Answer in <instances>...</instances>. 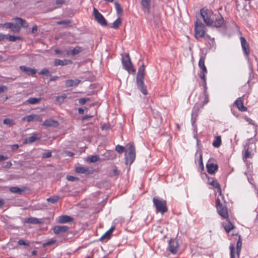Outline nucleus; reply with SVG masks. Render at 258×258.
Listing matches in <instances>:
<instances>
[{
	"label": "nucleus",
	"mask_w": 258,
	"mask_h": 258,
	"mask_svg": "<svg viewBox=\"0 0 258 258\" xmlns=\"http://www.w3.org/2000/svg\"><path fill=\"white\" fill-rule=\"evenodd\" d=\"M216 205L219 215L223 219H227L229 214L227 207L225 205L222 204L219 199L216 200Z\"/></svg>",
	"instance_id": "7"
},
{
	"label": "nucleus",
	"mask_w": 258,
	"mask_h": 258,
	"mask_svg": "<svg viewBox=\"0 0 258 258\" xmlns=\"http://www.w3.org/2000/svg\"><path fill=\"white\" fill-rule=\"evenodd\" d=\"M207 73H201L200 78L203 81V83H205L206 82V74Z\"/></svg>",
	"instance_id": "55"
},
{
	"label": "nucleus",
	"mask_w": 258,
	"mask_h": 258,
	"mask_svg": "<svg viewBox=\"0 0 258 258\" xmlns=\"http://www.w3.org/2000/svg\"><path fill=\"white\" fill-rule=\"evenodd\" d=\"M41 139V136L37 134L35 135L32 136L25 140V143H32Z\"/></svg>",
	"instance_id": "28"
},
{
	"label": "nucleus",
	"mask_w": 258,
	"mask_h": 258,
	"mask_svg": "<svg viewBox=\"0 0 258 258\" xmlns=\"http://www.w3.org/2000/svg\"><path fill=\"white\" fill-rule=\"evenodd\" d=\"M7 38V35L0 33V41H3Z\"/></svg>",
	"instance_id": "59"
},
{
	"label": "nucleus",
	"mask_w": 258,
	"mask_h": 258,
	"mask_svg": "<svg viewBox=\"0 0 258 258\" xmlns=\"http://www.w3.org/2000/svg\"><path fill=\"white\" fill-rule=\"evenodd\" d=\"M60 199L59 196H54L52 197H50L47 199V201L51 203L52 204H55L57 203L59 199Z\"/></svg>",
	"instance_id": "37"
},
{
	"label": "nucleus",
	"mask_w": 258,
	"mask_h": 258,
	"mask_svg": "<svg viewBox=\"0 0 258 258\" xmlns=\"http://www.w3.org/2000/svg\"><path fill=\"white\" fill-rule=\"evenodd\" d=\"M89 101H90V99L89 98H82L79 99V103L80 105H84Z\"/></svg>",
	"instance_id": "47"
},
{
	"label": "nucleus",
	"mask_w": 258,
	"mask_h": 258,
	"mask_svg": "<svg viewBox=\"0 0 258 258\" xmlns=\"http://www.w3.org/2000/svg\"><path fill=\"white\" fill-rule=\"evenodd\" d=\"M206 28L202 22L197 20L195 24V36L199 40L200 38H204L207 40L211 39L209 35L206 34Z\"/></svg>",
	"instance_id": "2"
},
{
	"label": "nucleus",
	"mask_w": 258,
	"mask_h": 258,
	"mask_svg": "<svg viewBox=\"0 0 258 258\" xmlns=\"http://www.w3.org/2000/svg\"><path fill=\"white\" fill-rule=\"evenodd\" d=\"M41 100V98L30 97L26 102L30 104H38Z\"/></svg>",
	"instance_id": "30"
},
{
	"label": "nucleus",
	"mask_w": 258,
	"mask_h": 258,
	"mask_svg": "<svg viewBox=\"0 0 258 258\" xmlns=\"http://www.w3.org/2000/svg\"><path fill=\"white\" fill-rule=\"evenodd\" d=\"M168 249L170 253L176 254L179 250V245L177 241L175 239H170L168 242Z\"/></svg>",
	"instance_id": "10"
},
{
	"label": "nucleus",
	"mask_w": 258,
	"mask_h": 258,
	"mask_svg": "<svg viewBox=\"0 0 258 258\" xmlns=\"http://www.w3.org/2000/svg\"><path fill=\"white\" fill-rule=\"evenodd\" d=\"M76 172L78 173H90L89 169L88 167L78 166L76 168Z\"/></svg>",
	"instance_id": "29"
},
{
	"label": "nucleus",
	"mask_w": 258,
	"mask_h": 258,
	"mask_svg": "<svg viewBox=\"0 0 258 258\" xmlns=\"http://www.w3.org/2000/svg\"><path fill=\"white\" fill-rule=\"evenodd\" d=\"M81 81L78 79H75V80H68L66 81L65 84L66 87H72L73 86H77L80 83Z\"/></svg>",
	"instance_id": "26"
},
{
	"label": "nucleus",
	"mask_w": 258,
	"mask_h": 258,
	"mask_svg": "<svg viewBox=\"0 0 258 258\" xmlns=\"http://www.w3.org/2000/svg\"><path fill=\"white\" fill-rule=\"evenodd\" d=\"M82 51V48L81 47L77 46L76 47H75L73 50L71 51V54L72 56H75L76 54H78L80 52Z\"/></svg>",
	"instance_id": "35"
},
{
	"label": "nucleus",
	"mask_w": 258,
	"mask_h": 258,
	"mask_svg": "<svg viewBox=\"0 0 258 258\" xmlns=\"http://www.w3.org/2000/svg\"><path fill=\"white\" fill-rule=\"evenodd\" d=\"M10 190L13 193L21 194L22 192L24 191V189L20 188L18 186H13V187H11L10 188Z\"/></svg>",
	"instance_id": "33"
},
{
	"label": "nucleus",
	"mask_w": 258,
	"mask_h": 258,
	"mask_svg": "<svg viewBox=\"0 0 258 258\" xmlns=\"http://www.w3.org/2000/svg\"><path fill=\"white\" fill-rule=\"evenodd\" d=\"M39 75H46L47 76H51V74L46 68L43 69L40 72H39Z\"/></svg>",
	"instance_id": "44"
},
{
	"label": "nucleus",
	"mask_w": 258,
	"mask_h": 258,
	"mask_svg": "<svg viewBox=\"0 0 258 258\" xmlns=\"http://www.w3.org/2000/svg\"><path fill=\"white\" fill-rule=\"evenodd\" d=\"M114 6H115V8L117 14H121L122 12V9L121 8L120 4L118 2H115L114 3Z\"/></svg>",
	"instance_id": "42"
},
{
	"label": "nucleus",
	"mask_w": 258,
	"mask_h": 258,
	"mask_svg": "<svg viewBox=\"0 0 258 258\" xmlns=\"http://www.w3.org/2000/svg\"><path fill=\"white\" fill-rule=\"evenodd\" d=\"M93 15L95 20L100 25L102 26H106L107 25V22L105 18L95 8H93Z\"/></svg>",
	"instance_id": "9"
},
{
	"label": "nucleus",
	"mask_w": 258,
	"mask_h": 258,
	"mask_svg": "<svg viewBox=\"0 0 258 258\" xmlns=\"http://www.w3.org/2000/svg\"><path fill=\"white\" fill-rule=\"evenodd\" d=\"M42 125L43 126H45L56 127V126H58V122L57 121L54 120L47 119V120H45L43 122Z\"/></svg>",
	"instance_id": "25"
},
{
	"label": "nucleus",
	"mask_w": 258,
	"mask_h": 258,
	"mask_svg": "<svg viewBox=\"0 0 258 258\" xmlns=\"http://www.w3.org/2000/svg\"><path fill=\"white\" fill-rule=\"evenodd\" d=\"M221 144V138L219 136L216 137L215 140L213 142V146L215 148H218Z\"/></svg>",
	"instance_id": "34"
},
{
	"label": "nucleus",
	"mask_w": 258,
	"mask_h": 258,
	"mask_svg": "<svg viewBox=\"0 0 258 258\" xmlns=\"http://www.w3.org/2000/svg\"><path fill=\"white\" fill-rule=\"evenodd\" d=\"M124 147L122 146H120L119 145H117L115 147V150L119 153V154H122L124 151Z\"/></svg>",
	"instance_id": "46"
},
{
	"label": "nucleus",
	"mask_w": 258,
	"mask_h": 258,
	"mask_svg": "<svg viewBox=\"0 0 258 258\" xmlns=\"http://www.w3.org/2000/svg\"><path fill=\"white\" fill-rule=\"evenodd\" d=\"M12 165V164L11 162L9 161L6 163L5 166H4L5 168H9Z\"/></svg>",
	"instance_id": "62"
},
{
	"label": "nucleus",
	"mask_w": 258,
	"mask_h": 258,
	"mask_svg": "<svg viewBox=\"0 0 258 258\" xmlns=\"http://www.w3.org/2000/svg\"><path fill=\"white\" fill-rule=\"evenodd\" d=\"M243 97L238 98L234 102V105L238 108V109L242 112L246 111L247 110V107L243 105Z\"/></svg>",
	"instance_id": "12"
},
{
	"label": "nucleus",
	"mask_w": 258,
	"mask_h": 258,
	"mask_svg": "<svg viewBox=\"0 0 258 258\" xmlns=\"http://www.w3.org/2000/svg\"><path fill=\"white\" fill-rule=\"evenodd\" d=\"M21 30L20 26L17 22L16 24H13V26L11 28V31L13 32L19 33Z\"/></svg>",
	"instance_id": "40"
},
{
	"label": "nucleus",
	"mask_w": 258,
	"mask_h": 258,
	"mask_svg": "<svg viewBox=\"0 0 258 258\" xmlns=\"http://www.w3.org/2000/svg\"><path fill=\"white\" fill-rule=\"evenodd\" d=\"M66 98V94H63L61 95L57 96L56 97L55 100L59 103H62Z\"/></svg>",
	"instance_id": "45"
},
{
	"label": "nucleus",
	"mask_w": 258,
	"mask_h": 258,
	"mask_svg": "<svg viewBox=\"0 0 258 258\" xmlns=\"http://www.w3.org/2000/svg\"><path fill=\"white\" fill-rule=\"evenodd\" d=\"M18 243L20 245H26V246H29V243L26 242L25 241H24L22 239H20L18 241Z\"/></svg>",
	"instance_id": "54"
},
{
	"label": "nucleus",
	"mask_w": 258,
	"mask_h": 258,
	"mask_svg": "<svg viewBox=\"0 0 258 258\" xmlns=\"http://www.w3.org/2000/svg\"><path fill=\"white\" fill-rule=\"evenodd\" d=\"M55 242H56L55 240L51 239L50 240H49V241L44 243L43 244V246L44 247H45V246H46L48 245H50L54 244Z\"/></svg>",
	"instance_id": "51"
},
{
	"label": "nucleus",
	"mask_w": 258,
	"mask_h": 258,
	"mask_svg": "<svg viewBox=\"0 0 258 258\" xmlns=\"http://www.w3.org/2000/svg\"><path fill=\"white\" fill-rule=\"evenodd\" d=\"M206 59V56L203 55L201 56L200 59L199 61V66L201 69L202 73H207V70L205 65V61Z\"/></svg>",
	"instance_id": "21"
},
{
	"label": "nucleus",
	"mask_w": 258,
	"mask_h": 258,
	"mask_svg": "<svg viewBox=\"0 0 258 258\" xmlns=\"http://www.w3.org/2000/svg\"><path fill=\"white\" fill-rule=\"evenodd\" d=\"M71 23V20H66L58 21L56 22L58 25H69Z\"/></svg>",
	"instance_id": "48"
},
{
	"label": "nucleus",
	"mask_w": 258,
	"mask_h": 258,
	"mask_svg": "<svg viewBox=\"0 0 258 258\" xmlns=\"http://www.w3.org/2000/svg\"><path fill=\"white\" fill-rule=\"evenodd\" d=\"M224 23V19L222 16L219 14L218 16L215 15V20H214L213 24L211 26L216 27H221Z\"/></svg>",
	"instance_id": "16"
},
{
	"label": "nucleus",
	"mask_w": 258,
	"mask_h": 258,
	"mask_svg": "<svg viewBox=\"0 0 258 258\" xmlns=\"http://www.w3.org/2000/svg\"><path fill=\"white\" fill-rule=\"evenodd\" d=\"M74 220V219L68 215H61L58 217L57 219V222L58 223H66L72 222Z\"/></svg>",
	"instance_id": "17"
},
{
	"label": "nucleus",
	"mask_w": 258,
	"mask_h": 258,
	"mask_svg": "<svg viewBox=\"0 0 258 258\" xmlns=\"http://www.w3.org/2000/svg\"><path fill=\"white\" fill-rule=\"evenodd\" d=\"M199 163L200 167L201 169V170H204V166L203 162V155L202 153L201 152H200V155H199Z\"/></svg>",
	"instance_id": "43"
},
{
	"label": "nucleus",
	"mask_w": 258,
	"mask_h": 258,
	"mask_svg": "<svg viewBox=\"0 0 258 258\" xmlns=\"http://www.w3.org/2000/svg\"><path fill=\"white\" fill-rule=\"evenodd\" d=\"M68 62H71V61L66 59L61 60L59 59H55L54 61V65L55 66H64L68 64Z\"/></svg>",
	"instance_id": "31"
},
{
	"label": "nucleus",
	"mask_w": 258,
	"mask_h": 258,
	"mask_svg": "<svg viewBox=\"0 0 258 258\" xmlns=\"http://www.w3.org/2000/svg\"><path fill=\"white\" fill-rule=\"evenodd\" d=\"M122 64L124 69L126 70L129 73L133 74L135 73L136 69L131 62L128 54H126L125 57L122 58Z\"/></svg>",
	"instance_id": "8"
},
{
	"label": "nucleus",
	"mask_w": 258,
	"mask_h": 258,
	"mask_svg": "<svg viewBox=\"0 0 258 258\" xmlns=\"http://www.w3.org/2000/svg\"><path fill=\"white\" fill-rule=\"evenodd\" d=\"M222 225L225 231L227 233H229L234 228V226L230 222L228 218L227 219H226L225 222H223Z\"/></svg>",
	"instance_id": "19"
},
{
	"label": "nucleus",
	"mask_w": 258,
	"mask_h": 258,
	"mask_svg": "<svg viewBox=\"0 0 258 258\" xmlns=\"http://www.w3.org/2000/svg\"><path fill=\"white\" fill-rule=\"evenodd\" d=\"M240 40L242 50L244 54L246 56H248L249 54V47L247 42L246 41L244 37L242 36H241L240 37Z\"/></svg>",
	"instance_id": "13"
},
{
	"label": "nucleus",
	"mask_w": 258,
	"mask_h": 258,
	"mask_svg": "<svg viewBox=\"0 0 258 258\" xmlns=\"http://www.w3.org/2000/svg\"><path fill=\"white\" fill-rule=\"evenodd\" d=\"M93 116V115H85L82 117V120H87L89 118H92Z\"/></svg>",
	"instance_id": "63"
},
{
	"label": "nucleus",
	"mask_w": 258,
	"mask_h": 258,
	"mask_svg": "<svg viewBox=\"0 0 258 258\" xmlns=\"http://www.w3.org/2000/svg\"><path fill=\"white\" fill-rule=\"evenodd\" d=\"M19 146L18 144H15L11 146V149L14 150H17L19 148Z\"/></svg>",
	"instance_id": "64"
},
{
	"label": "nucleus",
	"mask_w": 258,
	"mask_h": 258,
	"mask_svg": "<svg viewBox=\"0 0 258 258\" xmlns=\"http://www.w3.org/2000/svg\"><path fill=\"white\" fill-rule=\"evenodd\" d=\"M112 172L114 175H118L119 174V171H118L116 168L114 169Z\"/></svg>",
	"instance_id": "61"
},
{
	"label": "nucleus",
	"mask_w": 258,
	"mask_h": 258,
	"mask_svg": "<svg viewBox=\"0 0 258 258\" xmlns=\"http://www.w3.org/2000/svg\"><path fill=\"white\" fill-rule=\"evenodd\" d=\"M37 25H35L33 27V28H32V31H31V32H32V33H33V34H35V33H36L37 32Z\"/></svg>",
	"instance_id": "60"
},
{
	"label": "nucleus",
	"mask_w": 258,
	"mask_h": 258,
	"mask_svg": "<svg viewBox=\"0 0 258 258\" xmlns=\"http://www.w3.org/2000/svg\"><path fill=\"white\" fill-rule=\"evenodd\" d=\"M3 123L5 124H7L9 126H11L13 124V121L12 120L9 118H6L4 119Z\"/></svg>",
	"instance_id": "49"
},
{
	"label": "nucleus",
	"mask_w": 258,
	"mask_h": 258,
	"mask_svg": "<svg viewBox=\"0 0 258 258\" xmlns=\"http://www.w3.org/2000/svg\"><path fill=\"white\" fill-rule=\"evenodd\" d=\"M8 159V156H7V155L4 156L3 155H0V162L6 160Z\"/></svg>",
	"instance_id": "58"
},
{
	"label": "nucleus",
	"mask_w": 258,
	"mask_h": 258,
	"mask_svg": "<svg viewBox=\"0 0 258 258\" xmlns=\"http://www.w3.org/2000/svg\"><path fill=\"white\" fill-rule=\"evenodd\" d=\"M204 84V95L206 97V98H207V83L206 82L205 83H203Z\"/></svg>",
	"instance_id": "56"
},
{
	"label": "nucleus",
	"mask_w": 258,
	"mask_h": 258,
	"mask_svg": "<svg viewBox=\"0 0 258 258\" xmlns=\"http://www.w3.org/2000/svg\"><path fill=\"white\" fill-rule=\"evenodd\" d=\"M115 226H111V228L100 237V240L102 241L104 239H109L111 237L112 232L115 229Z\"/></svg>",
	"instance_id": "20"
},
{
	"label": "nucleus",
	"mask_w": 258,
	"mask_h": 258,
	"mask_svg": "<svg viewBox=\"0 0 258 258\" xmlns=\"http://www.w3.org/2000/svg\"><path fill=\"white\" fill-rule=\"evenodd\" d=\"M126 147V150L125 151V159L126 163H130V164H132L136 158V150L135 147L133 143L128 144Z\"/></svg>",
	"instance_id": "5"
},
{
	"label": "nucleus",
	"mask_w": 258,
	"mask_h": 258,
	"mask_svg": "<svg viewBox=\"0 0 258 258\" xmlns=\"http://www.w3.org/2000/svg\"><path fill=\"white\" fill-rule=\"evenodd\" d=\"M207 172L210 174H214L218 169V165L211 162V159H209L206 164Z\"/></svg>",
	"instance_id": "11"
},
{
	"label": "nucleus",
	"mask_w": 258,
	"mask_h": 258,
	"mask_svg": "<svg viewBox=\"0 0 258 258\" xmlns=\"http://www.w3.org/2000/svg\"><path fill=\"white\" fill-rule=\"evenodd\" d=\"M145 66L143 63L138 69L136 81L137 86L140 89V91L143 94L146 95L147 94V90L144 82V79L145 76Z\"/></svg>",
	"instance_id": "1"
},
{
	"label": "nucleus",
	"mask_w": 258,
	"mask_h": 258,
	"mask_svg": "<svg viewBox=\"0 0 258 258\" xmlns=\"http://www.w3.org/2000/svg\"><path fill=\"white\" fill-rule=\"evenodd\" d=\"M13 26V23L9 22V23H5L3 25V28L6 27L7 29H11Z\"/></svg>",
	"instance_id": "53"
},
{
	"label": "nucleus",
	"mask_w": 258,
	"mask_h": 258,
	"mask_svg": "<svg viewBox=\"0 0 258 258\" xmlns=\"http://www.w3.org/2000/svg\"><path fill=\"white\" fill-rule=\"evenodd\" d=\"M99 158L97 155H92L88 157L87 160L91 163H95L98 161Z\"/></svg>",
	"instance_id": "38"
},
{
	"label": "nucleus",
	"mask_w": 258,
	"mask_h": 258,
	"mask_svg": "<svg viewBox=\"0 0 258 258\" xmlns=\"http://www.w3.org/2000/svg\"><path fill=\"white\" fill-rule=\"evenodd\" d=\"M67 179L69 181H79V179L78 177H74L72 175L67 176Z\"/></svg>",
	"instance_id": "50"
},
{
	"label": "nucleus",
	"mask_w": 258,
	"mask_h": 258,
	"mask_svg": "<svg viewBox=\"0 0 258 258\" xmlns=\"http://www.w3.org/2000/svg\"><path fill=\"white\" fill-rule=\"evenodd\" d=\"M121 23V19L120 17L118 18L113 23L112 25V28L114 29H117L119 27Z\"/></svg>",
	"instance_id": "36"
},
{
	"label": "nucleus",
	"mask_w": 258,
	"mask_h": 258,
	"mask_svg": "<svg viewBox=\"0 0 258 258\" xmlns=\"http://www.w3.org/2000/svg\"><path fill=\"white\" fill-rule=\"evenodd\" d=\"M242 247V238L240 235L238 236V240L236 243V252H235V246L233 244H231L230 246V257L239 258V255Z\"/></svg>",
	"instance_id": "6"
},
{
	"label": "nucleus",
	"mask_w": 258,
	"mask_h": 258,
	"mask_svg": "<svg viewBox=\"0 0 258 258\" xmlns=\"http://www.w3.org/2000/svg\"><path fill=\"white\" fill-rule=\"evenodd\" d=\"M51 157V152L50 151H47L46 152L43 153V154H42V157L43 158H50Z\"/></svg>",
	"instance_id": "52"
},
{
	"label": "nucleus",
	"mask_w": 258,
	"mask_h": 258,
	"mask_svg": "<svg viewBox=\"0 0 258 258\" xmlns=\"http://www.w3.org/2000/svg\"><path fill=\"white\" fill-rule=\"evenodd\" d=\"M69 229V227L67 226L63 225L59 226L57 225L53 227V232L56 234H61L67 232Z\"/></svg>",
	"instance_id": "15"
},
{
	"label": "nucleus",
	"mask_w": 258,
	"mask_h": 258,
	"mask_svg": "<svg viewBox=\"0 0 258 258\" xmlns=\"http://www.w3.org/2000/svg\"><path fill=\"white\" fill-rule=\"evenodd\" d=\"M141 4L142 9L149 13L150 9L151 0H141Z\"/></svg>",
	"instance_id": "22"
},
{
	"label": "nucleus",
	"mask_w": 258,
	"mask_h": 258,
	"mask_svg": "<svg viewBox=\"0 0 258 258\" xmlns=\"http://www.w3.org/2000/svg\"><path fill=\"white\" fill-rule=\"evenodd\" d=\"M244 151L243 153V160L245 161L246 159L252 158L251 152L249 151V146L246 145L244 146Z\"/></svg>",
	"instance_id": "23"
},
{
	"label": "nucleus",
	"mask_w": 258,
	"mask_h": 258,
	"mask_svg": "<svg viewBox=\"0 0 258 258\" xmlns=\"http://www.w3.org/2000/svg\"><path fill=\"white\" fill-rule=\"evenodd\" d=\"M153 203L156 208V212L162 214L167 212L168 209L166 200L159 197H155L153 198Z\"/></svg>",
	"instance_id": "3"
},
{
	"label": "nucleus",
	"mask_w": 258,
	"mask_h": 258,
	"mask_svg": "<svg viewBox=\"0 0 258 258\" xmlns=\"http://www.w3.org/2000/svg\"><path fill=\"white\" fill-rule=\"evenodd\" d=\"M7 39L9 40L11 42H15L17 40H21V37L19 36H15L13 35H9L7 36V38H6Z\"/></svg>",
	"instance_id": "41"
},
{
	"label": "nucleus",
	"mask_w": 258,
	"mask_h": 258,
	"mask_svg": "<svg viewBox=\"0 0 258 258\" xmlns=\"http://www.w3.org/2000/svg\"><path fill=\"white\" fill-rule=\"evenodd\" d=\"M243 118L245 119L246 121L248 122L249 124L253 125L255 129L257 128V125L255 124L251 118L248 117L246 116H244Z\"/></svg>",
	"instance_id": "39"
},
{
	"label": "nucleus",
	"mask_w": 258,
	"mask_h": 258,
	"mask_svg": "<svg viewBox=\"0 0 258 258\" xmlns=\"http://www.w3.org/2000/svg\"><path fill=\"white\" fill-rule=\"evenodd\" d=\"M208 183L209 184L211 185L213 187L216 188L218 189V191L220 195H222V190L221 189V186L219 183L217 181L216 179H214L213 178H208Z\"/></svg>",
	"instance_id": "18"
},
{
	"label": "nucleus",
	"mask_w": 258,
	"mask_h": 258,
	"mask_svg": "<svg viewBox=\"0 0 258 258\" xmlns=\"http://www.w3.org/2000/svg\"><path fill=\"white\" fill-rule=\"evenodd\" d=\"M20 69L21 71L25 72L29 76H33L37 72V70L35 69L28 67L25 66H20Z\"/></svg>",
	"instance_id": "14"
},
{
	"label": "nucleus",
	"mask_w": 258,
	"mask_h": 258,
	"mask_svg": "<svg viewBox=\"0 0 258 258\" xmlns=\"http://www.w3.org/2000/svg\"><path fill=\"white\" fill-rule=\"evenodd\" d=\"M25 222L28 224H38L42 223V221L41 219H38L35 217H29L27 218L25 220Z\"/></svg>",
	"instance_id": "24"
},
{
	"label": "nucleus",
	"mask_w": 258,
	"mask_h": 258,
	"mask_svg": "<svg viewBox=\"0 0 258 258\" xmlns=\"http://www.w3.org/2000/svg\"><path fill=\"white\" fill-rule=\"evenodd\" d=\"M13 20H15L21 27L27 28L28 24L27 22L21 18L16 17L13 19Z\"/></svg>",
	"instance_id": "27"
},
{
	"label": "nucleus",
	"mask_w": 258,
	"mask_h": 258,
	"mask_svg": "<svg viewBox=\"0 0 258 258\" xmlns=\"http://www.w3.org/2000/svg\"><path fill=\"white\" fill-rule=\"evenodd\" d=\"M200 13L204 22L207 26H211L213 24L215 15L211 10L204 8L201 10Z\"/></svg>",
	"instance_id": "4"
},
{
	"label": "nucleus",
	"mask_w": 258,
	"mask_h": 258,
	"mask_svg": "<svg viewBox=\"0 0 258 258\" xmlns=\"http://www.w3.org/2000/svg\"><path fill=\"white\" fill-rule=\"evenodd\" d=\"M65 2L64 0H56L55 4L56 5L61 6Z\"/></svg>",
	"instance_id": "57"
},
{
	"label": "nucleus",
	"mask_w": 258,
	"mask_h": 258,
	"mask_svg": "<svg viewBox=\"0 0 258 258\" xmlns=\"http://www.w3.org/2000/svg\"><path fill=\"white\" fill-rule=\"evenodd\" d=\"M39 116L35 114H31L27 116H26L23 118V120H26L28 122L33 121L34 120H37Z\"/></svg>",
	"instance_id": "32"
}]
</instances>
